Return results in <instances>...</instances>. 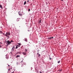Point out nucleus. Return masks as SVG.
<instances>
[{
  "label": "nucleus",
  "instance_id": "1",
  "mask_svg": "<svg viewBox=\"0 0 73 73\" xmlns=\"http://www.w3.org/2000/svg\"><path fill=\"white\" fill-rule=\"evenodd\" d=\"M8 45H10V44H11V42L9 41V40H8L6 41Z\"/></svg>",
  "mask_w": 73,
  "mask_h": 73
},
{
  "label": "nucleus",
  "instance_id": "2",
  "mask_svg": "<svg viewBox=\"0 0 73 73\" xmlns=\"http://www.w3.org/2000/svg\"><path fill=\"white\" fill-rule=\"evenodd\" d=\"M15 46H13L12 47V48L11 49L12 52H13V51H14V49H15Z\"/></svg>",
  "mask_w": 73,
  "mask_h": 73
},
{
  "label": "nucleus",
  "instance_id": "3",
  "mask_svg": "<svg viewBox=\"0 0 73 73\" xmlns=\"http://www.w3.org/2000/svg\"><path fill=\"white\" fill-rule=\"evenodd\" d=\"M18 13H19V16H22V15H22V14H21V12L20 11H19L18 12Z\"/></svg>",
  "mask_w": 73,
  "mask_h": 73
},
{
  "label": "nucleus",
  "instance_id": "4",
  "mask_svg": "<svg viewBox=\"0 0 73 73\" xmlns=\"http://www.w3.org/2000/svg\"><path fill=\"white\" fill-rule=\"evenodd\" d=\"M22 54H24V55H26V54H27V52H23Z\"/></svg>",
  "mask_w": 73,
  "mask_h": 73
},
{
  "label": "nucleus",
  "instance_id": "5",
  "mask_svg": "<svg viewBox=\"0 0 73 73\" xmlns=\"http://www.w3.org/2000/svg\"><path fill=\"white\" fill-rule=\"evenodd\" d=\"M21 53V51L18 52H17V54H20Z\"/></svg>",
  "mask_w": 73,
  "mask_h": 73
},
{
  "label": "nucleus",
  "instance_id": "6",
  "mask_svg": "<svg viewBox=\"0 0 73 73\" xmlns=\"http://www.w3.org/2000/svg\"><path fill=\"white\" fill-rule=\"evenodd\" d=\"M6 34L7 35H10V33L9 32H7Z\"/></svg>",
  "mask_w": 73,
  "mask_h": 73
},
{
  "label": "nucleus",
  "instance_id": "7",
  "mask_svg": "<svg viewBox=\"0 0 73 73\" xmlns=\"http://www.w3.org/2000/svg\"><path fill=\"white\" fill-rule=\"evenodd\" d=\"M25 41H26V42H27L28 41V40H27V38H26L25 39Z\"/></svg>",
  "mask_w": 73,
  "mask_h": 73
},
{
  "label": "nucleus",
  "instance_id": "8",
  "mask_svg": "<svg viewBox=\"0 0 73 73\" xmlns=\"http://www.w3.org/2000/svg\"><path fill=\"white\" fill-rule=\"evenodd\" d=\"M41 22V20H40L38 22V24H40Z\"/></svg>",
  "mask_w": 73,
  "mask_h": 73
},
{
  "label": "nucleus",
  "instance_id": "9",
  "mask_svg": "<svg viewBox=\"0 0 73 73\" xmlns=\"http://www.w3.org/2000/svg\"><path fill=\"white\" fill-rule=\"evenodd\" d=\"M5 36H6V37H9V36H8V35L6 34H5Z\"/></svg>",
  "mask_w": 73,
  "mask_h": 73
},
{
  "label": "nucleus",
  "instance_id": "10",
  "mask_svg": "<svg viewBox=\"0 0 73 73\" xmlns=\"http://www.w3.org/2000/svg\"><path fill=\"white\" fill-rule=\"evenodd\" d=\"M20 55H17L16 56V58H17L18 57H20Z\"/></svg>",
  "mask_w": 73,
  "mask_h": 73
},
{
  "label": "nucleus",
  "instance_id": "11",
  "mask_svg": "<svg viewBox=\"0 0 73 73\" xmlns=\"http://www.w3.org/2000/svg\"><path fill=\"white\" fill-rule=\"evenodd\" d=\"M0 7L1 8H3L2 5H1V4H0Z\"/></svg>",
  "mask_w": 73,
  "mask_h": 73
},
{
  "label": "nucleus",
  "instance_id": "12",
  "mask_svg": "<svg viewBox=\"0 0 73 73\" xmlns=\"http://www.w3.org/2000/svg\"><path fill=\"white\" fill-rule=\"evenodd\" d=\"M26 3H27V2H26V1H25L24 2V5H26Z\"/></svg>",
  "mask_w": 73,
  "mask_h": 73
},
{
  "label": "nucleus",
  "instance_id": "13",
  "mask_svg": "<svg viewBox=\"0 0 73 73\" xmlns=\"http://www.w3.org/2000/svg\"><path fill=\"white\" fill-rule=\"evenodd\" d=\"M25 52L27 53V49H25Z\"/></svg>",
  "mask_w": 73,
  "mask_h": 73
},
{
  "label": "nucleus",
  "instance_id": "14",
  "mask_svg": "<svg viewBox=\"0 0 73 73\" xmlns=\"http://www.w3.org/2000/svg\"><path fill=\"white\" fill-rule=\"evenodd\" d=\"M59 72H61V71H62V69H60V70H59Z\"/></svg>",
  "mask_w": 73,
  "mask_h": 73
},
{
  "label": "nucleus",
  "instance_id": "15",
  "mask_svg": "<svg viewBox=\"0 0 73 73\" xmlns=\"http://www.w3.org/2000/svg\"><path fill=\"white\" fill-rule=\"evenodd\" d=\"M0 33H3V32L1 31H0Z\"/></svg>",
  "mask_w": 73,
  "mask_h": 73
},
{
  "label": "nucleus",
  "instance_id": "16",
  "mask_svg": "<svg viewBox=\"0 0 73 73\" xmlns=\"http://www.w3.org/2000/svg\"><path fill=\"white\" fill-rule=\"evenodd\" d=\"M15 48L16 49H17V48H18V47L17 46H16Z\"/></svg>",
  "mask_w": 73,
  "mask_h": 73
},
{
  "label": "nucleus",
  "instance_id": "17",
  "mask_svg": "<svg viewBox=\"0 0 73 73\" xmlns=\"http://www.w3.org/2000/svg\"><path fill=\"white\" fill-rule=\"evenodd\" d=\"M49 60H52V58H50V57H49Z\"/></svg>",
  "mask_w": 73,
  "mask_h": 73
},
{
  "label": "nucleus",
  "instance_id": "18",
  "mask_svg": "<svg viewBox=\"0 0 73 73\" xmlns=\"http://www.w3.org/2000/svg\"><path fill=\"white\" fill-rule=\"evenodd\" d=\"M54 38L53 37H51L49 38Z\"/></svg>",
  "mask_w": 73,
  "mask_h": 73
},
{
  "label": "nucleus",
  "instance_id": "19",
  "mask_svg": "<svg viewBox=\"0 0 73 73\" xmlns=\"http://www.w3.org/2000/svg\"><path fill=\"white\" fill-rule=\"evenodd\" d=\"M31 10L30 9H29L28 10V11L29 12V11H30Z\"/></svg>",
  "mask_w": 73,
  "mask_h": 73
},
{
  "label": "nucleus",
  "instance_id": "20",
  "mask_svg": "<svg viewBox=\"0 0 73 73\" xmlns=\"http://www.w3.org/2000/svg\"><path fill=\"white\" fill-rule=\"evenodd\" d=\"M60 62V61L58 62V64H59Z\"/></svg>",
  "mask_w": 73,
  "mask_h": 73
},
{
  "label": "nucleus",
  "instance_id": "21",
  "mask_svg": "<svg viewBox=\"0 0 73 73\" xmlns=\"http://www.w3.org/2000/svg\"><path fill=\"white\" fill-rule=\"evenodd\" d=\"M19 19H17V21H19Z\"/></svg>",
  "mask_w": 73,
  "mask_h": 73
},
{
  "label": "nucleus",
  "instance_id": "22",
  "mask_svg": "<svg viewBox=\"0 0 73 73\" xmlns=\"http://www.w3.org/2000/svg\"><path fill=\"white\" fill-rule=\"evenodd\" d=\"M17 46L18 47H20V45H17Z\"/></svg>",
  "mask_w": 73,
  "mask_h": 73
},
{
  "label": "nucleus",
  "instance_id": "23",
  "mask_svg": "<svg viewBox=\"0 0 73 73\" xmlns=\"http://www.w3.org/2000/svg\"><path fill=\"white\" fill-rule=\"evenodd\" d=\"M10 42H11V43H12V42H13V41H12V40H11V41H10Z\"/></svg>",
  "mask_w": 73,
  "mask_h": 73
},
{
  "label": "nucleus",
  "instance_id": "24",
  "mask_svg": "<svg viewBox=\"0 0 73 73\" xmlns=\"http://www.w3.org/2000/svg\"><path fill=\"white\" fill-rule=\"evenodd\" d=\"M48 39H50V40H51V39H52V38H48Z\"/></svg>",
  "mask_w": 73,
  "mask_h": 73
},
{
  "label": "nucleus",
  "instance_id": "25",
  "mask_svg": "<svg viewBox=\"0 0 73 73\" xmlns=\"http://www.w3.org/2000/svg\"><path fill=\"white\" fill-rule=\"evenodd\" d=\"M38 57H40V54H39L38 55Z\"/></svg>",
  "mask_w": 73,
  "mask_h": 73
},
{
  "label": "nucleus",
  "instance_id": "26",
  "mask_svg": "<svg viewBox=\"0 0 73 73\" xmlns=\"http://www.w3.org/2000/svg\"><path fill=\"white\" fill-rule=\"evenodd\" d=\"M18 44L19 45H21V44H20V43H19Z\"/></svg>",
  "mask_w": 73,
  "mask_h": 73
},
{
  "label": "nucleus",
  "instance_id": "27",
  "mask_svg": "<svg viewBox=\"0 0 73 73\" xmlns=\"http://www.w3.org/2000/svg\"><path fill=\"white\" fill-rule=\"evenodd\" d=\"M0 44H3V43H2L0 42Z\"/></svg>",
  "mask_w": 73,
  "mask_h": 73
},
{
  "label": "nucleus",
  "instance_id": "28",
  "mask_svg": "<svg viewBox=\"0 0 73 73\" xmlns=\"http://www.w3.org/2000/svg\"><path fill=\"white\" fill-rule=\"evenodd\" d=\"M62 1H63L64 0H61Z\"/></svg>",
  "mask_w": 73,
  "mask_h": 73
},
{
  "label": "nucleus",
  "instance_id": "29",
  "mask_svg": "<svg viewBox=\"0 0 73 73\" xmlns=\"http://www.w3.org/2000/svg\"><path fill=\"white\" fill-rule=\"evenodd\" d=\"M28 32H30V30H28Z\"/></svg>",
  "mask_w": 73,
  "mask_h": 73
},
{
  "label": "nucleus",
  "instance_id": "30",
  "mask_svg": "<svg viewBox=\"0 0 73 73\" xmlns=\"http://www.w3.org/2000/svg\"><path fill=\"white\" fill-rule=\"evenodd\" d=\"M28 2H29V1H27V3H28Z\"/></svg>",
  "mask_w": 73,
  "mask_h": 73
},
{
  "label": "nucleus",
  "instance_id": "31",
  "mask_svg": "<svg viewBox=\"0 0 73 73\" xmlns=\"http://www.w3.org/2000/svg\"><path fill=\"white\" fill-rule=\"evenodd\" d=\"M0 47H1V46H0Z\"/></svg>",
  "mask_w": 73,
  "mask_h": 73
},
{
  "label": "nucleus",
  "instance_id": "32",
  "mask_svg": "<svg viewBox=\"0 0 73 73\" xmlns=\"http://www.w3.org/2000/svg\"><path fill=\"white\" fill-rule=\"evenodd\" d=\"M38 53H39L38 52V53H37V54H38Z\"/></svg>",
  "mask_w": 73,
  "mask_h": 73
},
{
  "label": "nucleus",
  "instance_id": "33",
  "mask_svg": "<svg viewBox=\"0 0 73 73\" xmlns=\"http://www.w3.org/2000/svg\"><path fill=\"white\" fill-rule=\"evenodd\" d=\"M8 66L9 67V65H8Z\"/></svg>",
  "mask_w": 73,
  "mask_h": 73
},
{
  "label": "nucleus",
  "instance_id": "34",
  "mask_svg": "<svg viewBox=\"0 0 73 73\" xmlns=\"http://www.w3.org/2000/svg\"><path fill=\"white\" fill-rule=\"evenodd\" d=\"M11 73H14V72H11Z\"/></svg>",
  "mask_w": 73,
  "mask_h": 73
},
{
  "label": "nucleus",
  "instance_id": "35",
  "mask_svg": "<svg viewBox=\"0 0 73 73\" xmlns=\"http://www.w3.org/2000/svg\"><path fill=\"white\" fill-rule=\"evenodd\" d=\"M4 33H3V35H4Z\"/></svg>",
  "mask_w": 73,
  "mask_h": 73
},
{
  "label": "nucleus",
  "instance_id": "36",
  "mask_svg": "<svg viewBox=\"0 0 73 73\" xmlns=\"http://www.w3.org/2000/svg\"><path fill=\"white\" fill-rule=\"evenodd\" d=\"M22 66V67H23V66Z\"/></svg>",
  "mask_w": 73,
  "mask_h": 73
},
{
  "label": "nucleus",
  "instance_id": "37",
  "mask_svg": "<svg viewBox=\"0 0 73 73\" xmlns=\"http://www.w3.org/2000/svg\"><path fill=\"white\" fill-rule=\"evenodd\" d=\"M49 56L50 57V55H49Z\"/></svg>",
  "mask_w": 73,
  "mask_h": 73
}]
</instances>
